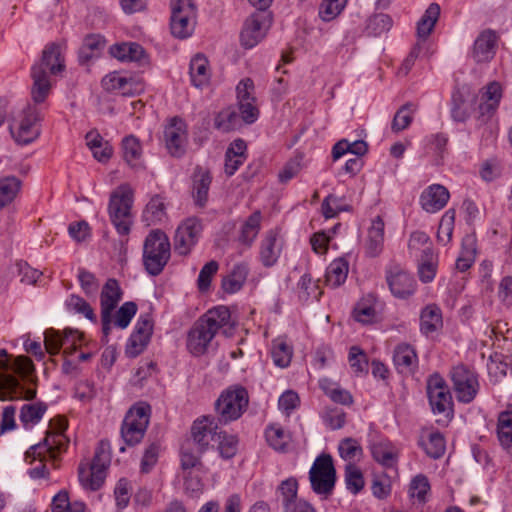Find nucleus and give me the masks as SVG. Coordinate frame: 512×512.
<instances>
[{"label":"nucleus","instance_id":"5fc2aeb1","mask_svg":"<svg viewBox=\"0 0 512 512\" xmlns=\"http://www.w3.org/2000/svg\"><path fill=\"white\" fill-rule=\"evenodd\" d=\"M340 456L348 463H353V461L359 459L363 450L357 440L353 438H345L343 439L338 447Z\"/></svg>","mask_w":512,"mask_h":512},{"label":"nucleus","instance_id":"58836bf2","mask_svg":"<svg viewBox=\"0 0 512 512\" xmlns=\"http://www.w3.org/2000/svg\"><path fill=\"white\" fill-rule=\"evenodd\" d=\"M21 185V180L16 176H7L0 179V209L15 199Z\"/></svg>","mask_w":512,"mask_h":512},{"label":"nucleus","instance_id":"774afa93","mask_svg":"<svg viewBox=\"0 0 512 512\" xmlns=\"http://www.w3.org/2000/svg\"><path fill=\"white\" fill-rule=\"evenodd\" d=\"M133 79L122 77L118 72H112L102 79V86L107 91L120 90L125 85H132Z\"/></svg>","mask_w":512,"mask_h":512},{"label":"nucleus","instance_id":"37998d69","mask_svg":"<svg viewBox=\"0 0 512 512\" xmlns=\"http://www.w3.org/2000/svg\"><path fill=\"white\" fill-rule=\"evenodd\" d=\"M392 19L389 15L379 13L367 20L365 31L367 35L378 37L388 32L392 27Z\"/></svg>","mask_w":512,"mask_h":512},{"label":"nucleus","instance_id":"e433bc0d","mask_svg":"<svg viewBox=\"0 0 512 512\" xmlns=\"http://www.w3.org/2000/svg\"><path fill=\"white\" fill-rule=\"evenodd\" d=\"M439 15L440 6L437 3H431L417 24V35L420 39L425 40L430 35Z\"/></svg>","mask_w":512,"mask_h":512},{"label":"nucleus","instance_id":"bb28decb","mask_svg":"<svg viewBox=\"0 0 512 512\" xmlns=\"http://www.w3.org/2000/svg\"><path fill=\"white\" fill-rule=\"evenodd\" d=\"M212 182L210 172L197 167L193 175L192 196L196 206L203 208L208 201V192Z\"/></svg>","mask_w":512,"mask_h":512},{"label":"nucleus","instance_id":"6ab92c4d","mask_svg":"<svg viewBox=\"0 0 512 512\" xmlns=\"http://www.w3.org/2000/svg\"><path fill=\"white\" fill-rule=\"evenodd\" d=\"M386 282L391 293L400 299L411 296L416 289L413 276L399 266H391L386 270Z\"/></svg>","mask_w":512,"mask_h":512},{"label":"nucleus","instance_id":"b1692460","mask_svg":"<svg viewBox=\"0 0 512 512\" xmlns=\"http://www.w3.org/2000/svg\"><path fill=\"white\" fill-rule=\"evenodd\" d=\"M281 253L276 230H269L262 239L259 247V257L264 267L274 266Z\"/></svg>","mask_w":512,"mask_h":512},{"label":"nucleus","instance_id":"c85d7f7f","mask_svg":"<svg viewBox=\"0 0 512 512\" xmlns=\"http://www.w3.org/2000/svg\"><path fill=\"white\" fill-rule=\"evenodd\" d=\"M373 459L386 468L395 466L398 452L388 440H379L371 443L370 446Z\"/></svg>","mask_w":512,"mask_h":512},{"label":"nucleus","instance_id":"a19ab883","mask_svg":"<svg viewBox=\"0 0 512 512\" xmlns=\"http://www.w3.org/2000/svg\"><path fill=\"white\" fill-rule=\"evenodd\" d=\"M85 504L80 501L70 502L68 492L59 491L52 500V512H85Z\"/></svg>","mask_w":512,"mask_h":512},{"label":"nucleus","instance_id":"ea45409f","mask_svg":"<svg viewBox=\"0 0 512 512\" xmlns=\"http://www.w3.org/2000/svg\"><path fill=\"white\" fill-rule=\"evenodd\" d=\"M476 241L473 236H466L462 241V250L456 260V268L460 272L467 271L475 261Z\"/></svg>","mask_w":512,"mask_h":512},{"label":"nucleus","instance_id":"603ef678","mask_svg":"<svg viewBox=\"0 0 512 512\" xmlns=\"http://www.w3.org/2000/svg\"><path fill=\"white\" fill-rule=\"evenodd\" d=\"M87 145L92 150L93 156L100 162H104L110 159L112 155V148L106 143L101 153H98V149L102 147V137L98 133L89 132L86 135Z\"/></svg>","mask_w":512,"mask_h":512},{"label":"nucleus","instance_id":"393cba45","mask_svg":"<svg viewBox=\"0 0 512 512\" xmlns=\"http://www.w3.org/2000/svg\"><path fill=\"white\" fill-rule=\"evenodd\" d=\"M31 77L33 85L31 89V97L35 104L45 101L51 90V82L48 78V72L42 65H33L31 69Z\"/></svg>","mask_w":512,"mask_h":512},{"label":"nucleus","instance_id":"39448f33","mask_svg":"<svg viewBox=\"0 0 512 512\" xmlns=\"http://www.w3.org/2000/svg\"><path fill=\"white\" fill-rule=\"evenodd\" d=\"M134 191L129 184H121L110 196L108 211L111 222L121 235H128L132 225L131 208Z\"/></svg>","mask_w":512,"mask_h":512},{"label":"nucleus","instance_id":"c9c22d12","mask_svg":"<svg viewBox=\"0 0 512 512\" xmlns=\"http://www.w3.org/2000/svg\"><path fill=\"white\" fill-rule=\"evenodd\" d=\"M375 301V297L369 295L357 303L353 311L354 318L357 322L370 324L377 320Z\"/></svg>","mask_w":512,"mask_h":512},{"label":"nucleus","instance_id":"bf43d9fd","mask_svg":"<svg viewBox=\"0 0 512 512\" xmlns=\"http://www.w3.org/2000/svg\"><path fill=\"white\" fill-rule=\"evenodd\" d=\"M430 490L428 478L422 474L415 476L410 484V496L416 498L419 502L426 501V495Z\"/></svg>","mask_w":512,"mask_h":512},{"label":"nucleus","instance_id":"cd10ccee","mask_svg":"<svg viewBox=\"0 0 512 512\" xmlns=\"http://www.w3.org/2000/svg\"><path fill=\"white\" fill-rule=\"evenodd\" d=\"M393 362L400 373H410L414 371L418 364L415 349L407 343L397 345L394 350Z\"/></svg>","mask_w":512,"mask_h":512},{"label":"nucleus","instance_id":"f257e3e1","mask_svg":"<svg viewBox=\"0 0 512 512\" xmlns=\"http://www.w3.org/2000/svg\"><path fill=\"white\" fill-rule=\"evenodd\" d=\"M230 320V311L225 306L210 309L191 328L188 333L187 347L194 355L205 353L209 343L218 330Z\"/></svg>","mask_w":512,"mask_h":512},{"label":"nucleus","instance_id":"5701e85b","mask_svg":"<svg viewBox=\"0 0 512 512\" xmlns=\"http://www.w3.org/2000/svg\"><path fill=\"white\" fill-rule=\"evenodd\" d=\"M497 36L488 29L480 33L473 46L472 56L477 63L490 61L496 52Z\"/></svg>","mask_w":512,"mask_h":512},{"label":"nucleus","instance_id":"f8f14e48","mask_svg":"<svg viewBox=\"0 0 512 512\" xmlns=\"http://www.w3.org/2000/svg\"><path fill=\"white\" fill-rule=\"evenodd\" d=\"M122 299V290L116 279H108L100 294L103 341L108 342L112 329V313Z\"/></svg>","mask_w":512,"mask_h":512},{"label":"nucleus","instance_id":"4c0bfd02","mask_svg":"<svg viewBox=\"0 0 512 512\" xmlns=\"http://www.w3.org/2000/svg\"><path fill=\"white\" fill-rule=\"evenodd\" d=\"M348 275V263L342 259H335L327 267L326 270V283L331 287H339L346 281Z\"/></svg>","mask_w":512,"mask_h":512},{"label":"nucleus","instance_id":"864d4df0","mask_svg":"<svg viewBox=\"0 0 512 512\" xmlns=\"http://www.w3.org/2000/svg\"><path fill=\"white\" fill-rule=\"evenodd\" d=\"M455 221V210L450 209L445 212L442 216L438 231H437V240L439 243L446 245L449 243L452 237L453 226Z\"/></svg>","mask_w":512,"mask_h":512},{"label":"nucleus","instance_id":"2eb2a0df","mask_svg":"<svg viewBox=\"0 0 512 512\" xmlns=\"http://www.w3.org/2000/svg\"><path fill=\"white\" fill-rule=\"evenodd\" d=\"M270 22L266 12H256L247 18L240 34L242 46L247 49L256 46L265 37Z\"/></svg>","mask_w":512,"mask_h":512},{"label":"nucleus","instance_id":"3c124183","mask_svg":"<svg viewBox=\"0 0 512 512\" xmlns=\"http://www.w3.org/2000/svg\"><path fill=\"white\" fill-rule=\"evenodd\" d=\"M136 312L137 305L135 302H125L116 311L114 319L112 318V323L120 329H125L129 326L131 320L136 315Z\"/></svg>","mask_w":512,"mask_h":512},{"label":"nucleus","instance_id":"f3484780","mask_svg":"<svg viewBox=\"0 0 512 512\" xmlns=\"http://www.w3.org/2000/svg\"><path fill=\"white\" fill-rule=\"evenodd\" d=\"M193 442L198 446L199 452L205 451L210 445L214 447L216 440L221 437L218 423L214 418L203 416L194 421L191 427Z\"/></svg>","mask_w":512,"mask_h":512},{"label":"nucleus","instance_id":"4be33fe9","mask_svg":"<svg viewBox=\"0 0 512 512\" xmlns=\"http://www.w3.org/2000/svg\"><path fill=\"white\" fill-rule=\"evenodd\" d=\"M450 194L446 187L440 184H432L426 188L420 196V204L428 213H435L444 208Z\"/></svg>","mask_w":512,"mask_h":512},{"label":"nucleus","instance_id":"7c9ffc66","mask_svg":"<svg viewBox=\"0 0 512 512\" xmlns=\"http://www.w3.org/2000/svg\"><path fill=\"white\" fill-rule=\"evenodd\" d=\"M35 65H42V67L53 75L64 70V60L61 57L60 46L56 43L47 45L43 52L41 61Z\"/></svg>","mask_w":512,"mask_h":512},{"label":"nucleus","instance_id":"ddd939ff","mask_svg":"<svg viewBox=\"0 0 512 512\" xmlns=\"http://www.w3.org/2000/svg\"><path fill=\"white\" fill-rule=\"evenodd\" d=\"M451 380L459 402L470 403L478 393L477 374L464 365H458L451 371Z\"/></svg>","mask_w":512,"mask_h":512},{"label":"nucleus","instance_id":"423d86ee","mask_svg":"<svg viewBox=\"0 0 512 512\" xmlns=\"http://www.w3.org/2000/svg\"><path fill=\"white\" fill-rule=\"evenodd\" d=\"M309 480L313 492L327 499L332 495L336 483V470L329 454L319 455L309 471Z\"/></svg>","mask_w":512,"mask_h":512},{"label":"nucleus","instance_id":"72a5a7b5","mask_svg":"<svg viewBox=\"0 0 512 512\" xmlns=\"http://www.w3.org/2000/svg\"><path fill=\"white\" fill-rule=\"evenodd\" d=\"M249 274V265L246 262L236 264L230 274L222 281V288L227 293H235L244 285Z\"/></svg>","mask_w":512,"mask_h":512},{"label":"nucleus","instance_id":"13d9d810","mask_svg":"<svg viewBox=\"0 0 512 512\" xmlns=\"http://www.w3.org/2000/svg\"><path fill=\"white\" fill-rule=\"evenodd\" d=\"M451 105L452 118L457 122H464L468 118L469 112L466 101L459 90L452 93Z\"/></svg>","mask_w":512,"mask_h":512},{"label":"nucleus","instance_id":"6e6552de","mask_svg":"<svg viewBox=\"0 0 512 512\" xmlns=\"http://www.w3.org/2000/svg\"><path fill=\"white\" fill-rule=\"evenodd\" d=\"M248 406V392L243 387H235L223 392L215 403L218 422L227 424L238 419Z\"/></svg>","mask_w":512,"mask_h":512},{"label":"nucleus","instance_id":"49530a36","mask_svg":"<svg viewBox=\"0 0 512 512\" xmlns=\"http://www.w3.org/2000/svg\"><path fill=\"white\" fill-rule=\"evenodd\" d=\"M345 483L347 489L354 495L358 494L365 485L361 470L354 464L348 463L345 466Z\"/></svg>","mask_w":512,"mask_h":512},{"label":"nucleus","instance_id":"1a4fd4ad","mask_svg":"<svg viewBox=\"0 0 512 512\" xmlns=\"http://www.w3.org/2000/svg\"><path fill=\"white\" fill-rule=\"evenodd\" d=\"M196 6L192 0H172L170 29L174 37L186 39L195 28Z\"/></svg>","mask_w":512,"mask_h":512},{"label":"nucleus","instance_id":"4468645a","mask_svg":"<svg viewBox=\"0 0 512 512\" xmlns=\"http://www.w3.org/2000/svg\"><path fill=\"white\" fill-rule=\"evenodd\" d=\"M278 492L282 512H317L309 502L298 498V482L295 478L282 481Z\"/></svg>","mask_w":512,"mask_h":512},{"label":"nucleus","instance_id":"338daca9","mask_svg":"<svg viewBox=\"0 0 512 512\" xmlns=\"http://www.w3.org/2000/svg\"><path fill=\"white\" fill-rule=\"evenodd\" d=\"M78 279L81 288L87 296H94L96 294L99 284L91 272L83 268L79 269Z\"/></svg>","mask_w":512,"mask_h":512},{"label":"nucleus","instance_id":"2f4dec72","mask_svg":"<svg viewBox=\"0 0 512 512\" xmlns=\"http://www.w3.org/2000/svg\"><path fill=\"white\" fill-rule=\"evenodd\" d=\"M261 212L259 210L253 212L242 224L238 242L246 247H251L257 237L261 227Z\"/></svg>","mask_w":512,"mask_h":512},{"label":"nucleus","instance_id":"f704fd0d","mask_svg":"<svg viewBox=\"0 0 512 512\" xmlns=\"http://www.w3.org/2000/svg\"><path fill=\"white\" fill-rule=\"evenodd\" d=\"M421 331L428 335L437 331L442 326V314L438 306L432 304L426 306L421 312Z\"/></svg>","mask_w":512,"mask_h":512},{"label":"nucleus","instance_id":"de8ad7c7","mask_svg":"<svg viewBox=\"0 0 512 512\" xmlns=\"http://www.w3.org/2000/svg\"><path fill=\"white\" fill-rule=\"evenodd\" d=\"M272 358L276 366L287 367L292 358V348L282 339H276L272 344Z\"/></svg>","mask_w":512,"mask_h":512},{"label":"nucleus","instance_id":"aec40b11","mask_svg":"<svg viewBox=\"0 0 512 512\" xmlns=\"http://www.w3.org/2000/svg\"><path fill=\"white\" fill-rule=\"evenodd\" d=\"M67 428V423L64 419L57 420V427L52 435L46 437L43 443H39L30 447V449L26 452V459L35 458V455H40L42 450L45 452H61L66 449L67 439L63 435V432Z\"/></svg>","mask_w":512,"mask_h":512},{"label":"nucleus","instance_id":"4d7b16f0","mask_svg":"<svg viewBox=\"0 0 512 512\" xmlns=\"http://www.w3.org/2000/svg\"><path fill=\"white\" fill-rule=\"evenodd\" d=\"M412 107L411 103H406L396 112L391 125L394 132H400L411 124L413 119Z\"/></svg>","mask_w":512,"mask_h":512},{"label":"nucleus","instance_id":"20e7f679","mask_svg":"<svg viewBox=\"0 0 512 512\" xmlns=\"http://www.w3.org/2000/svg\"><path fill=\"white\" fill-rule=\"evenodd\" d=\"M170 242L167 235L160 230L151 231L143 247V263L151 276L159 275L170 259Z\"/></svg>","mask_w":512,"mask_h":512},{"label":"nucleus","instance_id":"052dcab7","mask_svg":"<svg viewBox=\"0 0 512 512\" xmlns=\"http://www.w3.org/2000/svg\"><path fill=\"white\" fill-rule=\"evenodd\" d=\"M215 443L222 458L230 459L235 456L238 443L235 436L227 435L225 432L221 431V437L219 440H216Z\"/></svg>","mask_w":512,"mask_h":512},{"label":"nucleus","instance_id":"79ce46f5","mask_svg":"<svg viewBox=\"0 0 512 512\" xmlns=\"http://www.w3.org/2000/svg\"><path fill=\"white\" fill-rule=\"evenodd\" d=\"M123 158L132 168L139 166L142 148L139 140L133 135L125 137L122 141Z\"/></svg>","mask_w":512,"mask_h":512},{"label":"nucleus","instance_id":"473e14b6","mask_svg":"<svg viewBox=\"0 0 512 512\" xmlns=\"http://www.w3.org/2000/svg\"><path fill=\"white\" fill-rule=\"evenodd\" d=\"M189 73L191 82L195 87L199 88L208 84L210 71L208 60L203 54H197L191 59Z\"/></svg>","mask_w":512,"mask_h":512},{"label":"nucleus","instance_id":"69168bd1","mask_svg":"<svg viewBox=\"0 0 512 512\" xmlns=\"http://www.w3.org/2000/svg\"><path fill=\"white\" fill-rule=\"evenodd\" d=\"M423 252L426 259L419 265L418 273L420 280L424 283H428L434 279L436 274V267L429 260V257H432V250L430 248H426Z\"/></svg>","mask_w":512,"mask_h":512},{"label":"nucleus","instance_id":"0e129e2a","mask_svg":"<svg viewBox=\"0 0 512 512\" xmlns=\"http://www.w3.org/2000/svg\"><path fill=\"white\" fill-rule=\"evenodd\" d=\"M150 339L132 333L125 348V353L130 358L140 355L147 347Z\"/></svg>","mask_w":512,"mask_h":512},{"label":"nucleus","instance_id":"a18cd8bd","mask_svg":"<svg viewBox=\"0 0 512 512\" xmlns=\"http://www.w3.org/2000/svg\"><path fill=\"white\" fill-rule=\"evenodd\" d=\"M66 307L69 311L83 315L93 323L97 322V316L91 305L82 297L72 294L66 300Z\"/></svg>","mask_w":512,"mask_h":512},{"label":"nucleus","instance_id":"c756f323","mask_svg":"<svg viewBox=\"0 0 512 512\" xmlns=\"http://www.w3.org/2000/svg\"><path fill=\"white\" fill-rule=\"evenodd\" d=\"M384 221L381 216H377L372 220V224L368 230V238L366 243V253L375 257L380 254L384 242Z\"/></svg>","mask_w":512,"mask_h":512},{"label":"nucleus","instance_id":"680f3d73","mask_svg":"<svg viewBox=\"0 0 512 512\" xmlns=\"http://www.w3.org/2000/svg\"><path fill=\"white\" fill-rule=\"evenodd\" d=\"M215 127L223 132L233 130L238 124V115L232 110H223L218 113L214 121Z\"/></svg>","mask_w":512,"mask_h":512},{"label":"nucleus","instance_id":"9b49d317","mask_svg":"<svg viewBox=\"0 0 512 512\" xmlns=\"http://www.w3.org/2000/svg\"><path fill=\"white\" fill-rule=\"evenodd\" d=\"M41 120L40 110L35 105H27L19 115V119L10 125L12 137L18 144H30L40 135L38 123Z\"/></svg>","mask_w":512,"mask_h":512},{"label":"nucleus","instance_id":"a878e982","mask_svg":"<svg viewBox=\"0 0 512 512\" xmlns=\"http://www.w3.org/2000/svg\"><path fill=\"white\" fill-rule=\"evenodd\" d=\"M110 54L121 62H139L146 60L144 48L136 42H122L110 47Z\"/></svg>","mask_w":512,"mask_h":512},{"label":"nucleus","instance_id":"dca6fc26","mask_svg":"<svg viewBox=\"0 0 512 512\" xmlns=\"http://www.w3.org/2000/svg\"><path fill=\"white\" fill-rule=\"evenodd\" d=\"M201 231L202 224L198 218L191 217L183 221L174 236L175 252L182 256L188 255L196 245Z\"/></svg>","mask_w":512,"mask_h":512},{"label":"nucleus","instance_id":"c03bdc74","mask_svg":"<svg viewBox=\"0 0 512 512\" xmlns=\"http://www.w3.org/2000/svg\"><path fill=\"white\" fill-rule=\"evenodd\" d=\"M47 406L44 403L24 404L20 410V421L24 427L37 424L43 417Z\"/></svg>","mask_w":512,"mask_h":512},{"label":"nucleus","instance_id":"8fccbe9b","mask_svg":"<svg viewBox=\"0 0 512 512\" xmlns=\"http://www.w3.org/2000/svg\"><path fill=\"white\" fill-rule=\"evenodd\" d=\"M165 217V205L162 199L158 196L153 197L149 203L146 205V208L143 213V218L149 224H156L161 222Z\"/></svg>","mask_w":512,"mask_h":512},{"label":"nucleus","instance_id":"09e8293b","mask_svg":"<svg viewBox=\"0 0 512 512\" xmlns=\"http://www.w3.org/2000/svg\"><path fill=\"white\" fill-rule=\"evenodd\" d=\"M348 0H323L319 6V17L324 22L334 20L345 8Z\"/></svg>","mask_w":512,"mask_h":512},{"label":"nucleus","instance_id":"e2e57ef3","mask_svg":"<svg viewBox=\"0 0 512 512\" xmlns=\"http://www.w3.org/2000/svg\"><path fill=\"white\" fill-rule=\"evenodd\" d=\"M219 264L215 260L206 263L200 270L197 284L200 291H206L210 287L212 277L217 273Z\"/></svg>","mask_w":512,"mask_h":512},{"label":"nucleus","instance_id":"a211bd4d","mask_svg":"<svg viewBox=\"0 0 512 512\" xmlns=\"http://www.w3.org/2000/svg\"><path fill=\"white\" fill-rule=\"evenodd\" d=\"M164 139L169 154L180 158L186 152L187 127L185 122L174 117L164 129Z\"/></svg>","mask_w":512,"mask_h":512},{"label":"nucleus","instance_id":"6e6d98bb","mask_svg":"<svg viewBox=\"0 0 512 512\" xmlns=\"http://www.w3.org/2000/svg\"><path fill=\"white\" fill-rule=\"evenodd\" d=\"M423 445L427 455L434 459L442 457L446 448L445 439L440 432L430 433L427 442Z\"/></svg>","mask_w":512,"mask_h":512},{"label":"nucleus","instance_id":"7ed1b4c3","mask_svg":"<svg viewBox=\"0 0 512 512\" xmlns=\"http://www.w3.org/2000/svg\"><path fill=\"white\" fill-rule=\"evenodd\" d=\"M111 462L110 443L101 440L96 448L90 464H80L78 468L79 481L83 488L96 491L104 483L106 470Z\"/></svg>","mask_w":512,"mask_h":512},{"label":"nucleus","instance_id":"f03ea898","mask_svg":"<svg viewBox=\"0 0 512 512\" xmlns=\"http://www.w3.org/2000/svg\"><path fill=\"white\" fill-rule=\"evenodd\" d=\"M6 350H0V393L11 399H32L35 397L34 390L24 388L18 378L12 372H28L32 362L25 356H19L15 364L10 363Z\"/></svg>","mask_w":512,"mask_h":512},{"label":"nucleus","instance_id":"0eeeda50","mask_svg":"<svg viewBox=\"0 0 512 512\" xmlns=\"http://www.w3.org/2000/svg\"><path fill=\"white\" fill-rule=\"evenodd\" d=\"M427 395L433 413L442 416L437 419V423L447 424L453 417V401L442 377L437 374L429 377Z\"/></svg>","mask_w":512,"mask_h":512},{"label":"nucleus","instance_id":"412c9836","mask_svg":"<svg viewBox=\"0 0 512 512\" xmlns=\"http://www.w3.org/2000/svg\"><path fill=\"white\" fill-rule=\"evenodd\" d=\"M44 345L46 351L50 355H57L60 349L65 345H70L64 349L63 354L68 356L76 350V336L73 335L71 330H65L61 333L53 328L48 329L44 333Z\"/></svg>","mask_w":512,"mask_h":512},{"label":"nucleus","instance_id":"9d476101","mask_svg":"<svg viewBox=\"0 0 512 512\" xmlns=\"http://www.w3.org/2000/svg\"><path fill=\"white\" fill-rule=\"evenodd\" d=\"M149 411L148 405H137L126 413L121 426V437L128 446H134L143 439L149 424Z\"/></svg>","mask_w":512,"mask_h":512}]
</instances>
